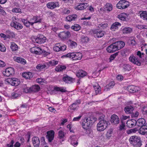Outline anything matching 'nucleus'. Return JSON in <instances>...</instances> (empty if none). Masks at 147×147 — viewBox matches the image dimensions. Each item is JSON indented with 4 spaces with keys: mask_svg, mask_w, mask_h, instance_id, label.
Wrapping results in <instances>:
<instances>
[{
    "mask_svg": "<svg viewBox=\"0 0 147 147\" xmlns=\"http://www.w3.org/2000/svg\"><path fill=\"white\" fill-rule=\"evenodd\" d=\"M96 119L94 117L85 118L82 122V127L86 130H87L90 128V124H92Z\"/></svg>",
    "mask_w": 147,
    "mask_h": 147,
    "instance_id": "f257e3e1",
    "label": "nucleus"
},
{
    "mask_svg": "<svg viewBox=\"0 0 147 147\" xmlns=\"http://www.w3.org/2000/svg\"><path fill=\"white\" fill-rule=\"evenodd\" d=\"M82 57V54L79 52H72L63 55L62 57L63 58L69 57L73 59V60H80Z\"/></svg>",
    "mask_w": 147,
    "mask_h": 147,
    "instance_id": "f03ea898",
    "label": "nucleus"
},
{
    "mask_svg": "<svg viewBox=\"0 0 147 147\" xmlns=\"http://www.w3.org/2000/svg\"><path fill=\"white\" fill-rule=\"evenodd\" d=\"M99 121L97 124L96 129L98 131H104L107 127L108 122L104 119H99Z\"/></svg>",
    "mask_w": 147,
    "mask_h": 147,
    "instance_id": "7ed1b4c3",
    "label": "nucleus"
},
{
    "mask_svg": "<svg viewBox=\"0 0 147 147\" xmlns=\"http://www.w3.org/2000/svg\"><path fill=\"white\" fill-rule=\"evenodd\" d=\"M130 143L134 146L140 145L141 144L140 138L137 136H132L129 139Z\"/></svg>",
    "mask_w": 147,
    "mask_h": 147,
    "instance_id": "20e7f679",
    "label": "nucleus"
},
{
    "mask_svg": "<svg viewBox=\"0 0 147 147\" xmlns=\"http://www.w3.org/2000/svg\"><path fill=\"white\" fill-rule=\"evenodd\" d=\"M129 6V2L125 0H121L116 5L117 8L122 9L127 8Z\"/></svg>",
    "mask_w": 147,
    "mask_h": 147,
    "instance_id": "39448f33",
    "label": "nucleus"
},
{
    "mask_svg": "<svg viewBox=\"0 0 147 147\" xmlns=\"http://www.w3.org/2000/svg\"><path fill=\"white\" fill-rule=\"evenodd\" d=\"M5 81L8 84L15 86H18L20 83L19 80L16 78H8L6 79Z\"/></svg>",
    "mask_w": 147,
    "mask_h": 147,
    "instance_id": "423d86ee",
    "label": "nucleus"
},
{
    "mask_svg": "<svg viewBox=\"0 0 147 147\" xmlns=\"http://www.w3.org/2000/svg\"><path fill=\"white\" fill-rule=\"evenodd\" d=\"M58 35L61 39L63 40H65L70 36V34L69 31H63L60 32Z\"/></svg>",
    "mask_w": 147,
    "mask_h": 147,
    "instance_id": "0eeeda50",
    "label": "nucleus"
},
{
    "mask_svg": "<svg viewBox=\"0 0 147 147\" xmlns=\"http://www.w3.org/2000/svg\"><path fill=\"white\" fill-rule=\"evenodd\" d=\"M46 38L43 35L41 34L38 35L36 38L35 41L36 43L42 44L45 42L46 41Z\"/></svg>",
    "mask_w": 147,
    "mask_h": 147,
    "instance_id": "6e6552de",
    "label": "nucleus"
},
{
    "mask_svg": "<svg viewBox=\"0 0 147 147\" xmlns=\"http://www.w3.org/2000/svg\"><path fill=\"white\" fill-rule=\"evenodd\" d=\"M129 60L131 62L138 65H141L140 61L133 55L130 56L129 58Z\"/></svg>",
    "mask_w": 147,
    "mask_h": 147,
    "instance_id": "1a4fd4ad",
    "label": "nucleus"
},
{
    "mask_svg": "<svg viewBox=\"0 0 147 147\" xmlns=\"http://www.w3.org/2000/svg\"><path fill=\"white\" fill-rule=\"evenodd\" d=\"M111 123L115 125H116L119 123V119L118 117L115 114L111 115L110 120Z\"/></svg>",
    "mask_w": 147,
    "mask_h": 147,
    "instance_id": "9d476101",
    "label": "nucleus"
},
{
    "mask_svg": "<svg viewBox=\"0 0 147 147\" xmlns=\"http://www.w3.org/2000/svg\"><path fill=\"white\" fill-rule=\"evenodd\" d=\"M13 68L10 67L6 68L4 71H3V74L4 76H9L14 73Z\"/></svg>",
    "mask_w": 147,
    "mask_h": 147,
    "instance_id": "9b49d317",
    "label": "nucleus"
},
{
    "mask_svg": "<svg viewBox=\"0 0 147 147\" xmlns=\"http://www.w3.org/2000/svg\"><path fill=\"white\" fill-rule=\"evenodd\" d=\"M47 6L49 9H53L56 7H59V5L58 2H50L47 4Z\"/></svg>",
    "mask_w": 147,
    "mask_h": 147,
    "instance_id": "f8f14e48",
    "label": "nucleus"
},
{
    "mask_svg": "<svg viewBox=\"0 0 147 147\" xmlns=\"http://www.w3.org/2000/svg\"><path fill=\"white\" fill-rule=\"evenodd\" d=\"M106 50L109 53H112L117 51L114 43L108 46Z\"/></svg>",
    "mask_w": 147,
    "mask_h": 147,
    "instance_id": "ddd939ff",
    "label": "nucleus"
},
{
    "mask_svg": "<svg viewBox=\"0 0 147 147\" xmlns=\"http://www.w3.org/2000/svg\"><path fill=\"white\" fill-rule=\"evenodd\" d=\"M47 138L49 142H51L54 139L55 132L53 130H50L47 132Z\"/></svg>",
    "mask_w": 147,
    "mask_h": 147,
    "instance_id": "4468645a",
    "label": "nucleus"
},
{
    "mask_svg": "<svg viewBox=\"0 0 147 147\" xmlns=\"http://www.w3.org/2000/svg\"><path fill=\"white\" fill-rule=\"evenodd\" d=\"M105 32L99 30H95L93 31L94 36L95 37L100 38L103 36Z\"/></svg>",
    "mask_w": 147,
    "mask_h": 147,
    "instance_id": "2eb2a0df",
    "label": "nucleus"
},
{
    "mask_svg": "<svg viewBox=\"0 0 147 147\" xmlns=\"http://www.w3.org/2000/svg\"><path fill=\"white\" fill-rule=\"evenodd\" d=\"M30 51L32 53L39 55L41 54L42 52L41 49L36 47H33L31 48L30 49Z\"/></svg>",
    "mask_w": 147,
    "mask_h": 147,
    "instance_id": "dca6fc26",
    "label": "nucleus"
},
{
    "mask_svg": "<svg viewBox=\"0 0 147 147\" xmlns=\"http://www.w3.org/2000/svg\"><path fill=\"white\" fill-rule=\"evenodd\" d=\"M32 142L34 147H39L40 144L39 138L37 137H34L32 138Z\"/></svg>",
    "mask_w": 147,
    "mask_h": 147,
    "instance_id": "f3484780",
    "label": "nucleus"
},
{
    "mask_svg": "<svg viewBox=\"0 0 147 147\" xmlns=\"http://www.w3.org/2000/svg\"><path fill=\"white\" fill-rule=\"evenodd\" d=\"M42 19L39 16H33L31 18L30 21L31 22V24L33 25V24L37 23H40L41 22Z\"/></svg>",
    "mask_w": 147,
    "mask_h": 147,
    "instance_id": "a211bd4d",
    "label": "nucleus"
},
{
    "mask_svg": "<svg viewBox=\"0 0 147 147\" xmlns=\"http://www.w3.org/2000/svg\"><path fill=\"white\" fill-rule=\"evenodd\" d=\"M136 121L135 119L128 120L126 123V126L129 128H131L135 126Z\"/></svg>",
    "mask_w": 147,
    "mask_h": 147,
    "instance_id": "6ab92c4d",
    "label": "nucleus"
},
{
    "mask_svg": "<svg viewBox=\"0 0 147 147\" xmlns=\"http://www.w3.org/2000/svg\"><path fill=\"white\" fill-rule=\"evenodd\" d=\"M88 6V4L86 3H80L76 6L75 9L77 10H82L86 9Z\"/></svg>",
    "mask_w": 147,
    "mask_h": 147,
    "instance_id": "aec40b11",
    "label": "nucleus"
},
{
    "mask_svg": "<svg viewBox=\"0 0 147 147\" xmlns=\"http://www.w3.org/2000/svg\"><path fill=\"white\" fill-rule=\"evenodd\" d=\"M114 43L117 51L122 48L125 45V43L123 41H118Z\"/></svg>",
    "mask_w": 147,
    "mask_h": 147,
    "instance_id": "412c9836",
    "label": "nucleus"
},
{
    "mask_svg": "<svg viewBox=\"0 0 147 147\" xmlns=\"http://www.w3.org/2000/svg\"><path fill=\"white\" fill-rule=\"evenodd\" d=\"M139 132L142 135L147 134V124L146 125L142 126L139 130Z\"/></svg>",
    "mask_w": 147,
    "mask_h": 147,
    "instance_id": "4be33fe9",
    "label": "nucleus"
},
{
    "mask_svg": "<svg viewBox=\"0 0 147 147\" xmlns=\"http://www.w3.org/2000/svg\"><path fill=\"white\" fill-rule=\"evenodd\" d=\"M78 107V104L74 103L69 106L68 111L69 112H73L75 110L77 109Z\"/></svg>",
    "mask_w": 147,
    "mask_h": 147,
    "instance_id": "5701e85b",
    "label": "nucleus"
},
{
    "mask_svg": "<svg viewBox=\"0 0 147 147\" xmlns=\"http://www.w3.org/2000/svg\"><path fill=\"white\" fill-rule=\"evenodd\" d=\"M96 95L100 94L101 93V88L98 84L93 85Z\"/></svg>",
    "mask_w": 147,
    "mask_h": 147,
    "instance_id": "b1692460",
    "label": "nucleus"
},
{
    "mask_svg": "<svg viewBox=\"0 0 147 147\" xmlns=\"http://www.w3.org/2000/svg\"><path fill=\"white\" fill-rule=\"evenodd\" d=\"M10 25L11 27H14L18 30H20L23 28L22 25L18 22L16 23H15L14 22L11 23Z\"/></svg>",
    "mask_w": 147,
    "mask_h": 147,
    "instance_id": "393cba45",
    "label": "nucleus"
},
{
    "mask_svg": "<svg viewBox=\"0 0 147 147\" xmlns=\"http://www.w3.org/2000/svg\"><path fill=\"white\" fill-rule=\"evenodd\" d=\"M63 80L65 82L67 83H71L74 80L73 79L67 75L64 76Z\"/></svg>",
    "mask_w": 147,
    "mask_h": 147,
    "instance_id": "a878e982",
    "label": "nucleus"
},
{
    "mask_svg": "<svg viewBox=\"0 0 147 147\" xmlns=\"http://www.w3.org/2000/svg\"><path fill=\"white\" fill-rule=\"evenodd\" d=\"M115 83L113 81L110 82L105 87L104 91H107L109 90L110 89L112 88L115 85Z\"/></svg>",
    "mask_w": 147,
    "mask_h": 147,
    "instance_id": "bb28decb",
    "label": "nucleus"
},
{
    "mask_svg": "<svg viewBox=\"0 0 147 147\" xmlns=\"http://www.w3.org/2000/svg\"><path fill=\"white\" fill-rule=\"evenodd\" d=\"M70 139L71 140V144L74 146H76L78 144V142L77 141V139L76 136H70Z\"/></svg>",
    "mask_w": 147,
    "mask_h": 147,
    "instance_id": "cd10ccee",
    "label": "nucleus"
},
{
    "mask_svg": "<svg viewBox=\"0 0 147 147\" xmlns=\"http://www.w3.org/2000/svg\"><path fill=\"white\" fill-rule=\"evenodd\" d=\"M77 16L76 14H73L67 16L66 18V20L68 21L71 22L75 20L77 18Z\"/></svg>",
    "mask_w": 147,
    "mask_h": 147,
    "instance_id": "c85d7f7f",
    "label": "nucleus"
},
{
    "mask_svg": "<svg viewBox=\"0 0 147 147\" xmlns=\"http://www.w3.org/2000/svg\"><path fill=\"white\" fill-rule=\"evenodd\" d=\"M21 21L24 26L26 27H29L30 25L33 26L32 24H31V22L30 21H29L27 19H21Z\"/></svg>",
    "mask_w": 147,
    "mask_h": 147,
    "instance_id": "c756f323",
    "label": "nucleus"
},
{
    "mask_svg": "<svg viewBox=\"0 0 147 147\" xmlns=\"http://www.w3.org/2000/svg\"><path fill=\"white\" fill-rule=\"evenodd\" d=\"M145 123V120L142 118H141L138 119L136 121V124L138 126L140 127L143 126Z\"/></svg>",
    "mask_w": 147,
    "mask_h": 147,
    "instance_id": "7c9ffc66",
    "label": "nucleus"
},
{
    "mask_svg": "<svg viewBox=\"0 0 147 147\" xmlns=\"http://www.w3.org/2000/svg\"><path fill=\"white\" fill-rule=\"evenodd\" d=\"M121 26V24L120 23L116 22L112 24L111 26V29L112 30L114 31Z\"/></svg>",
    "mask_w": 147,
    "mask_h": 147,
    "instance_id": "2f4dec72",
    "label": "nucleus"
},
{
    "mask_svg": "<svg viewBox=\"0 0 147 147\" xmlns=\"http://www.w3.org/2000/svg\"><path fill=\"white\" fill-rule=\"evenodd\" d=\"M128 89L129 91L130 92H135L138 91V88L134 86H129L128 87Z\"/></svg>",
    "mask_w": 147,
    "mask_h": 147,
    "instance_id": "473e14b6",
    "label": "nucleus"
},
{
    "mask_svg": "<svg viewBox=\"0 0 147 147\" xmlns=\"http://www.w3.org/2000/svg\"><path fill=\"white\" fill-rule=\"evenodd\" d=\"M128 15V14L127 13H122L118 16V18L121 20L125 21L126 19V17Z\"/></svg>",
    "mask_w": 147,
    "mask_h": 147,
    "instance_id": "72a5a7b5",
    "label": "nucleus"
},
{
    "mask_svg": "<svg viewBox=\"0 0 147 147\" xmlns=\"http://www.w3.org/2000/svg\"><path fill=\"white\" fill-rule=\"evenodd\" d=\"M134 110V107L132 106H127L124 108V111L127 113H131Z\"/></svg>",
    "mask_w": 147,
    "mask_h": 147,
    "instance_id": "f704fd0d",
    "label": "nucleus"
},
{
    "mask_svg": "<svg viewBox=\"0 0 147 147\" xmlns=\"http://www.w3.org/2000/svg\"><path fill=\"white\" fill-rule=\"evenodd\" d=\"M22 76L27 79H30L32 77V74L30 72H24L22 74Z\"/></svg>",
    "mask_w": 147,
    "mask_h": 147,
    "instance_id": "c9c22d12",
    "label": "nucleus"
},
{
    "mask_svg": "<svg viewBox=\"0 0 147 147\" xmlns=\"http://www.w3.org/2000/svg\"><path fill=\"white\" fill-rule=\"evenodd\" d=\"M66 68L65 66L64 65H58L55 68V70L57 72L63 71Z\"/></svg>",
    "mask_w": 147,
    "mask_h": 147,
    "instance_id": "e433bc0d",
    "label": "nucleus"
},
{
    "mask_svg": "<svg viewBox=\"0 0 147 147\" xmlns=\"http://www.w3.org/2000/svg\"><path fill=\"white\" fill-rule=\"evenodd\" d=\"M86 75V72L83 71H80L76 74V76L80 78H82Z\"/></svg>",
    "mask_w": 147,
    "mask_h": 147,
    "instance_id": "4c0bfd02",
    "label": "nucleus"
},
{
    "mask_svg": "<svg viewBox=\"0 0 147 147\" xmlns=\"http://www.w3.org/2000/svg\"><path fill=\"white\" fill-rule=\"evenodd\" d=\"M132 29L129 27H125L123 30V33L124 34H129L132 31Z\"/></svg>",
    "mask_w": 147,
    "mask_h": 147,
    "instance_id": "58836bf2",
    "label": "nucleus"
},
{
    "mask_svg": "<svg viewBox=\"0 0 147 147\" xmlns=\"http://www.w3.org/2000/svg\"><path fill=\"white\" fill-rule=\"evenodd\" d=\"M10 48L12 51H15L18 49V46L14 42H12L11 43Z\"/></svg>",
    "mask_w": 147,
    "mask_h": 147,
    "instance_id": "ea45409f",
    "label": "nucleus"
},
{
    "mask_svg": "<svg viewBox=\"0 0 147 147\" xmlns=\"http://www.w3.org/2000/svg\"><path fill=\"white\" fill-rule=\"evenodd\" d=\"M15 60L18 63L24 64H25L26 62V61L25 59L20 57L17 58Z\"/></svg>",
    "mask_w": 147,
    "mask_h": 147,
    "instance_id": "a19ab883",
    "label": "nucleus"
},
{
    "mask_svg": "<svg viewBox=\"0 0 147 147\" xmlns=\"http://www.w3.org/2000/svg\"><path fill=\"white\" fill-rule=\"evenodd\" d=\"M123 70L124 71H129L131 69V66L128 64H125L122 67Z\"/></svg>",
    "mask_w": 147,
    "mask_h": 147,
    "instance_id": "79ce46f5",
    "label": "nucleus"
},
{
    "mask_svg": "<svg viewBox=\"0 0 147 147\" xmlns=\"http://www.w3.org/2000/svg\"><path fill=\"white\" fill-rule=\"evenodd\" d=\"M54 90L56 91H59L62 92H65L67 91L65 88L63 87H55L54 88Z\"/></svg>",
    "mask_w": 147,
    "mask_h": 147,
    "instance_id": "37998d69",
    "label": "nucleus"
},
{
    "mask_svg": "<svg viewBox=\"0 0 147 147\" xmlns=\"http://www.w3.org/2000/svg\"><path fill=\"white\" fill-rule=\"evenodd\" d=\"M5 33L7 34V38L10 37L11 36L12 37H14L15 36V35L14 33L13 32H11L9 30H7L6 31Z\"/></svg>",
    "mask_w": 147,
    "mask_h": 147,
    "instance_id": "c03bdc74",
    "label": "nucleus"
},
{
    "mask_svg": "<svg viewBox=\"0 0 147 147\" xmlns=\"http://www.w3.org/2000/svg\"><path fill=\"white\" fill-rule=\"evenodd\" d=\"M30 89L31 92H35L38 91L40 89V88L38 85H36L32 86L30 87Z\"/></svg>",
    "mask_w": 147,
    "mask_h": 147,
    "instance_id": "a18cd8bd",
    "label": "nucleus"
},
{
    "mask_svg": "<svg viewBox=\"0 0 147 147\" xmlns=\"http://www.w3.org/2000/svg\"><path fill=\"white\" fill-rule=\"evenodd\" d=\"M60 43H57L53 47L54 50L56 52H59L61 51V47H60Z\"/></svg>",
    "mask_w": 147,
    "mask_h": 147,
    "instance_id": "49530a36",
    "label": "nucleus"
},
{
    "mask_svg": "<svg viewBox=\"0 0 147 147\" xmlns=\"http://www.w3.org/2000/svg\"><path fill=\"white\" fill-rule=\"evenodd\" d=\"M105 9L106 10L110 11L112 9V6L111 3H107L105 5Z\"/></svg>",
    "mask_w": 147,
    "mask_h": 147,
    "instance_id": "de8ad7c7",
    "label": "nucleus"
},
{
    "mask_svg": "<svg viewBox=\"0 0 147 147\" xmlns=\"http://www.w3.org/2000/svg\"><path fill=\"white\" fill-rule=\"evenodd\" d=\"M59 138L60 139H63L65 137L64 132L61 130H60L58 132Z\"/></svg>",
    "mask_w": 147,
    "mask_h": 147,
    "instance_id": "09e8293b",
    "label": "nucleus"
},
{
    "mask_svg": "<svg viewBox=\"0 0 147 147\" xmlns=\"http://www.w3.org/2000/svg\"><path fill=\"white\" fill-rule=\"evenodd\" d=\"M72 29L76 31L79 30L80 28V26L78 24H75L74 26H72L71 27Z\"/></svg>",
    "mask_w": 147,
    "mask_h": 147,
    "instance_id": "8fccbe9b",
    "label": "nucleus"
},
{
    "mask_svg": "<svg viewBox=\"0 0 147 147\" xmlns=\"http://www.w3.org/2000/svg\"><path fill=\"white\" fill-rule=\"evenodd\" d=\"M138 131V129L136 128H134L132 129L127 130V133L128 134H130L132 133H135Z\"/></svg>",
    "mask_w": 147,
    "mask_h": 147,
    "instance_id": "3c124183",
    "label": "nucleus"
},
{
    "mask_svg": "<svg viewBox=\"0 0 147 147\" xmlns=\"http://www.w3.org/2000/svg\"><path fill=\"white\" fill-rule=\"evenodd\" d=\"M46 67V66L45 64H39L36 66V68L37 69L41 70V69L45 68Z\"/></svg>",
    "mask_w": 147,
    "mask_h": 147,
    "instance_id": "603ef678",
    "label": "nucleus"
},
{
    "mask_svg": "<svg viewBox=\"0 0 147 147\" xmlns=\"http://www.w3.org/2000/svg\"><path fill=\"white\" fill-rule=\"evenodd\" d=\"M48 63L51 66H55L58 63V61L54 60L49 61Z\"/></svg>",
    "mask_w": 147,
    "mask_h": 147,
    "instance_id": "864d4df0",
    "label": "nucleus"
},
{
    "mask_svg": "<svg viewBox=\"0 0 147 147\" xmlns=\"http://www.w3.org/2000/svg\"><path fill=\"white\" fill-rule=\"evenodd\" d=\"M112 134L113 131L111 129L109 130L106 134V136L107 138L109 139L112 136Z\"/></svg>",
    "mask_w": 147,
    "mask_h": 147,
    "instance_id": "5fc2aeb1",
    "label": "nucleus"
},
{
    "mask_svg": "<svg viewBox=\"0 0 147 147\" xmlns=\"http://www.w3.org/2000/svg\"><path fill=\"white\" fill-rule=\"evenodd\" d=\"M12 12L16 13H22V10L21 9L16 7L12 9Z\"/></svg>",
    "mask_w": 147,
    "mask_h": 147,
    "instance_id": "6e6d98bb",
    "label": "nucleus"
},
{
    "mask_svg": "<svg viewBox=\"0 0 147 147\" xmlns=\"http://www.w3.org/2000/svg\"><path fill=\"white\" fill-rule=\"evenodd\" d=\"M118 55V53H116L113 55H111L109 58L110 62H111L112 61L114 60L116 57Z\"/></svg>",
    "mask_w": 147,
    "mask_h": 147,
    "instance_id": "4d7b16f0",
    "label": "nucleus"
},
{
    "mask_svg": "<svg viewBox=\"0 0 147 147\" xmlns=\"http://www.w3.org/2000/svg\"><path fill=\"white\" fill-rule=\"evenodd\" d=\"M88 40V38L86 36H82L81 38V41L82 43L87 42Z\"/></svg>",
    "mask_w": 147,
    "mask_h": 147,
    "instance_id": "13d9d810",
    "label": "nucleus"
},
{
    "mask_svg": "<svg viewBox=\"0 0 147 147\" xmlns=\"http://www.w3.org/2000/svg\"><path fill=\"white\" fill-rule=\"evenodd\" d=\"M20 96L17 92H13L11 94V97L13 98H15Z\"/></svg>",
    "mask_w": 147,
    "mask_h": 147,
    "instance_id": "bf43d9fd",
    "label": "nucleus"
},
{
    "mask_svg": "<svg viewBox=\"0 0 147 147\" xmlns=\"http://www.w3.org/2000/svg\"><path fill=\"white\" fill-rule=\"evenodd\" d=\"M119 127L120 130H122L124 129L125 127V123L122 122L121 124L119 126Z\"/></svg>",
    "mask_w": 147,
    "mask_h": 147,
    "instance_id": "052dcab7",
    "label": "nucleus"
},
{
    "mask_svg": "<svg viewBox=\"0 0 147 147\" xmlns=\"http://www.w3.org/2000/svg\"><path fill=\"white\" fill-rule=\"evenodd\" d=\"M108 24L107 23H105L104 24H99L98 27L99 28L102 27V28H106L107 27Z\"/></svg>",
    "mask_w": 147,
    "mask_h": 147,
    "instance_id": "680f3d73",
    "label": "nucleus"
},
{
    "mask_svg": "<svg viewBox=\"0 0 147 147\" xmlns=\"http://www.w3.org/2000/svg\"><path fill=\"white\" fill-rule=\"evenodd\" d=\"M82 115H79L78 117H74L73 119V121H78L81 119Z\"/></svg>",
    "mask_w": 147,
    "mask_h": 147,
    "instance_id": "e2e57ef3",
    "label": "nucleus"
},
{
    "mask_svg": "<svg viewBox=\"0 0 147 147\" xmlns=\"http://www.w3.org/2000/svg\"><path fill=\"white\" fill-rule=\"evenodd\" d=\"M24 91L26 93L31 92L30 87H26L24 89Z\"/></svg>",
    "mask_w": 147,
    "mask_h": 147,
    "instance_id": "0e129e2a",
    "label": "nucleus"
},
{
    "mask_svg": "<svg viewBox=\"0 0 147 147\" xmlns=\"http://www.w3.org/2000/svg\"><path fill=\"white\" fill-rule=\"evenodd\" d=\"M0 51L2 52H5L6 51V48L4 45H2L0 46Z\"/></svg>",
    "mask_w": 147,
    "mask_h": 147,
    "instance_id": "69168bd1",
    "label": "nucleus"
},
{
    "mask_svg": "<svg viewBox=\"0 0 147 147\" xmlns=\"http://www.w3.org/2000/svg\"><path fill=\"white\" fill-rule=\"evenodd\" d=\"M60 47H61V51H65L67 48L66 46L65 45H62L60 44Z\"/></svg>",
    "mask_w": 147,
    "mask_h": 147,
    "instance_id": "338daca9",
    "label": "nucleus"
},
{
    "mask_svg": "<svg viewBox=\"0 0 147 147\" xmlns=\"http://www.w3.org/2000/svg\"><path fill=\"white\" fill-rule=\"evenodd\" d=\"M142 112L144 114L147 113V107H144L142 109Z\"/></svg>",
    "mask_w": 147,
    "mask_h": 147,
    "instance_id": "774afa93",
    "label": "nucleus"
}]
</instances>
